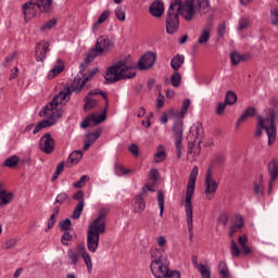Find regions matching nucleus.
I'll list each match as a JSON object with an SVG mask.
<instances>
[{
    "label": "nucleus",
    "instance_id": "nucleus-1",
    "mask_svg": "<svg viewBox=\"0 0 278 278\" xmlns=\"http://www.w3.org/2000/svg\"><path fill=\"white\" fill-rule=\"evenodd\" d=\"M105 216L108 211L102 208L99 212L98 218L89 225L87 230V249L90 253H97L99 249V238L101 233H105Z\"/></svg>",
    "mask_w": 278,
    "mask_h": 278
},
{
    "label": "nucleus",
    "instance_id": "nucleus-2",
    "mask_svg": "<svg viewBox=\"0 0 278 278\" xmlns=\"http://www.w3.org/2000/svg\"><path fill=\"white\" fill-rule=\"evenodd\" d=\"M134 77H136L134 66L127 65V60H119L108 67L104 75V84L108 86L116 84V81H123V79H134Z\"/></svg>",
    "mask_w": 278,
    "mask_h": 278
},
{
    "label": "nucleus",
    "instance_id": "nucleus-3",
    "mask_svg": "<svg viewBox=\"0 0 278 278\" xmlns=\"http://www.w3.org/2000/svg\"><path fill=\"white\" fill-rule=\"evenodd\" d=\"M197 177H199V167L193 166L187 185L186 199H185V210L187 218V227L189 231V238L192 240L194 238V226L192 225V197H194V188L197 187Z\"/></svg>",
    "mask_w": 278,
    "mask_h": 278
},
{
    "label": "nucleus",
    "instance_id": "nucleus-4",
    "mask_svg": "<svg viewBox=\"0 0 278 278\" xmlns=\"http://www.w3.org/2000/svg\"><path fill=\"white\" fill-rule=\"evenodd\" d=\"M277 116L278 112L275 108L268 109L267 117L264 118L262 116L258 117V123L256 125L255 138H260L262 136V130L265 129L268 138V146L275 142L277 138Z\"/></svg>",
    "mask_w": 278,
    "mask_h": 278
},
{
    "label": "nucleus",
    "instance_id": "nucleus-5",
    "mask_svg": "<svg viewBox=\"0 0 278 278\" xmlns=\"http://www.w3.org/2000/svg\"><path fill=\"white\" fill-rule=\"evenodd\" d=\"M179 14L184 16V2L175 0L170 3L165 17V29L169 36L179 31Z\"/></svg>",
    "mask_w": 278,
    "mask_h": 278
},
{
    "label": "nucleus",
    "instance_id": "nucleus-6",
    "mask_svg": "<svg viewBox=\"0 0 278 278\" xmlns=\"http://www.w3.org/2000/svg\"><path fill=\"white\" fill-rule=\"evenodd\" d=\"M114 47V43L110 40L108 36H100L97 39L94 48L88 51L87 56L80 63V72L86 71V66L92 64L94 59L99 58V55H103V51H110Z\"/></svg>",
    "mask_w": 278,
    "mask_h": 278
},
{
    "label": "nucleus",
    "instance_id": "nucleus-7",
    "mask_svg": "<svg viewBox=\"0 0 278 278\" xmlns=\"http://www.w3.org/2000/svg\"><path fill=\"white\" fill-rule=\"evenodd\" d=\"M182 5V18L187 23H190L197 16V12H200V14H207L210 12V0H186Z\"/></svg>",
    "mask_w": 278,
    "mask_h": 278
},
{
    "label": "nucleus",
    "instance_id": "nucleus-8",
    "mask_svg": "<svg viewBox=\"0 0 278 278\" xmlns=\"http://www.w3.org/2000/svg\"><path fill=\"white\" fill-rule=\"evenodd\" d=\"M152 262L150 264V270L155 278H164L166 270H169L170 261L168 256L162 255L160 250L155 249L151 251Z\"/></svg>",
    "mask_w": 278,
    "mask_h": 278
},
{
    "label": "nucleus",
    "instance_id": "nucleus-9",
    "mask_svg": "<svg viewBox=\"0 0 278 278\" xmlns=\"http://www.w3.org/2000/svg\"><path fill=\"white\" fill-rule=\"evenodd\" d=\"M36 8L42 14H49L53 10V0H30L22 5V12L24 16H27Z\"/></svg>",
    "mask_w": 278,
    "mask_h": 278
},
{
    "label": "nucleus",
    "instance_id": "nucleus-10",
    "mask_svg": "<svg viewBox=\"0 0 278 278\" xmlns=\"http://www.w3.org/2000/svg\"><path fill=\"white\" fill-rule=\"evenodd\" d=\"M204 188V194L206 195V199L208 201H212V198L214 197V194H216V191L218 190V182H216V180H214L212 176V167H208V169L206 170Z\"/></svg>",
    "mask_w": 278,
    "mask_h": 278
},
{
    "label": "nucleus",
    "instance_id": "nucleus-11",
    "mask_svg": "<svg viewBox=\"0 0 278 278\" xmlns=\"http://www.w3.org/2000/svg\"><path fill=\"white\" fill-rule=\"evenodd\" d=\"M39 149L47 155L53 153L55 149V139L51 137L50 132H46L39 140Z\"/></svg>",
    "mask_w": 278,
    "mask_h": 278
},
{
    "label": "nucleus",
    "instance_id": "nucleus-12",
    "mask_svg": "<svg viewBox=\"0 0 278 278\" xmlns=\"http://www.w3.org/2000/svg\"><path fill=\"white\" fill-rule=\"evenodd\" d=\"M156 60L157 54L154 52L144 53L138 61L139 71H149V68H153Z\"/></svg>",
    "mask_w": 278,
    "mask_h": 278
},
{
    "label": "nucleus",
    "instance_id": "nucleus-13",
    "mask_svg": "<svg viewBox=\"0 0 278 278\" xmlns=\"http://www.w3.org/2000/svg\"><path fill=\"white\" fill-rule=\"evenodd\" d=\"M106 114H108V109H104V111L99 116L94 114L89 115L80 123L81 129H86L88 127H94V125H100V123H103V121H105Z\"/></svg>",
    "mask_w": 278,
    "mask_h": 278
},
{
    "label": "nucleus",
    "instance_id": "nucleus-14",
    "mask_svg": "<svg viewBox=\"0 0 278 278\" xmlns=\"http://www.w3.org/2000/svg\"><path fill=\"white\" fill-rule=\"evenodd\" d=\"M49 47H50L49 41H41L36 46L35 48L36 62H45V60H47V53L51 51Z\"/></svg>",
    "mask_w": 278,
    "mask_h": 278
},
{
    "label": "nucleus",
    "instance_id": "nucleus-15",
    "mask_svg": "<svg viewBox=\"0 0 278 278\" xmlns=\"http://www.w3.org/2000/svg\"><path fill=\"white\" fill-rule=\"evenodd\" d=\"M77 252L80 257H83L85 265L87 266L88 273H92V257H90V254L86 250V244L84 243H78L77 244Z\"/></svg>",
    "mask_w": 278,
    "mask_h": 278
},
{
    "label": "nucleus",
    "instance_id": "nucleus-16",
    "mask_svg": "<svg viewBox=\"0 0 278 278\" xmlns=\"http://www.w3.org/2000/svg\"><path fill=\"white\" fill-rule=\"evenodd\" d=\"M101 134H102L101 129L97 130L96 132L87 134L84 140L83 151H88V149L92 147V143L97 142V140L101 138Z\"/></svg>",
    "mask_w": 278,
    "mask_h": 278
},
{
    "label": "nucleus",
    "instance_id": "nucleus-17",
    "mask_svg": "<svg viewBox=\"0 0 278 278\" xmlns=\"http://www.w3.org/2000/svg\"><path fill=\"white\" fill-rule=\"evenodd\" d=\"M149 12L151 16H154L155 18H160L164 14V2L160 0L152 2L149 8Z\"/></svg>",
    "mask_w": 278,
    "mask_h": 278
},
{
    "label": "nucleus",
    "instance_id": "nucleus-18",
    "mask_svg": "<svg viewBox=\"0 0 278 278\" xmlns=\"http://www.w3.org/2000/svg\"><path fill=\"white\" fill-rule=\"evenodd\" d=\"M268 173L270 175L268 193L273 190V181L278 177V164L277 161L273 160L268 163Z\"/></svg>",
    "mask_w": 278,
    "mask_h": 278
},
{
    "label": "nucleus",
    "instance_id": "nucleus-19",
    "mask_svg": "<svg viewBox=\"0 0 278 278\" xmlns=\"http://www.w3.org/2000/svg\"><path fill=\"white\" fill-rule=\"evenodd\" d=\"M212 23H208L203 27L201 35L198 38V45H206V42H210V34H212Z\"/></svg>",
    "mask_w": 278,
    "mask_h": 278
},
{
    "label": "nucleus",
    "instance_id": "nucleus-20",
    "mask_svg": "<svg viewBox=\"0 0 278 278\" xmlns=\"http://www.w3.org/2000/svg\"><path fill=\"white\" fill-rule=\"evenodd\" d=\"M68 94H73V89H71V87H66L64 91H60L56 96H54L52 103H55L56 106L62 105L63 101L66 100Z\"/></svg>",
    "mask_w": 278,
    "mask_h": 278
},
{
    "label": "nucleus",
    "instance_id": "nucleus-21",
    "mask_svg": "<svg viewBox=\"0 0 278 278\" xmlns=\"http://www.w3.org/2000/svg\"><path fill=\"white\" fill-rule=\"evenodd\" d=\"M135 201V206H134V214H142L147 207V202L142 198L141 194H138L134 199Z\"/></svg>",
    "mask_w": 278,
    "mask_h": 278
},
{
    "label": "nucleus",
    "instance_id": "nucleus-22",
    "mask_svg": "<svg viewBox=\"0 0 278 278\" xmlns=\"http://www.w3.org/2000/svg\"><path fill=\"white\" fill-rule=\"evenodd\" d=\"M253 116H255V108L253 106H249L247 108L243 113L240 115V117L237 121V127H240V125H242V123H244V121H247V118H253Z\"/></svg>",
    "mask_w": 278,
    "mask_h": 278
},
{
    "label": "nucleus",
    "instance_id": "nucleus-23",
    "mask_svg": "<svg viewBox=\"0 0 278 278\" xmlns=\"http://www.w3.org/2000/svg\"><path fill=\"white\" fill-rule=\"evenodd\" d=\"M185 62H186V56H184V54H176L170 60V67L173 68V71H179L181 66H184Z\"/></svg>",
    "mask_w": 278,
    "mask_h": 278
},
{
    "label": "nucleus",
    "instance_id": "nucleus-24",
    "mask_svg": "<svg viewBox=\"0 0 278 278\" xmlns=\"http://www.w3.org/2000/svg\"><path fill=\"white\" fill-rule=\"evenodd\" d=\"M56 66H54L48 74V77H50V79H53V77H58V75H60V73L64 72L65 65H64V61H62V59H58L56 60Z\"/></svg>",
    "mask_w": 278,
    "mask_h": 278
},
{
    "label": "nucleus",
    "instance_id": "nucleus-25",
    "mask_svg": "<svg viewBox=\"0 0 278 278\" xmlns=\"http://www.w3.org/2000/svg\"><path fill=\"white\" fill-rule=\"evenodd\" d=\"M12 199H14V193L8 192L3 189L0 190V207L10 204L12 202Z\"/></svg>",
    "mask_w": 278,
    "mask_h": 278
},
{
    "label": "nucleus",
    "instance_id": "nucleus-26",
    "mask_svg": "<svg viewBox=\"0 0 278 278\" xmlns=\"http://www.w3.org/2000/svg\"><path fill=\"white\" fill-rule=\"evenodd\" d=\"M244 227V218L242 215L237 216V222L229 228V238H233V235L238 231V229H242Z\"/></svg>",
    "mask_w": 278,
    "mask_h": 278
},
{
    "label": "nucleus",
    "instance_id": "nucleus-27",
    "mask_svg": "<svg viewBox=\"0 0 278 278\" xmlns=\"http://www.w3.org/2000/svg\"><path fill=\"white\" fill-rule=\"evenodd\" d=\"M86 68H88V66L85 67V70L81 72V65H79V73L83 75V81H81V86H86V84H88V81H90V79L93 78V76L96 75V73H99V67L93 68L91 72H89V74L86 76L85 72Z\"/></svg>",
    "mask_w": 278,
    "mask_h": 278
},
{
    "label": "nucleus",
    "instance_id": "nucleus-28",
    "mask_svg": "<svg viewBox=\"0 0 278 278\" xmlns=\"http://www.w3.org/2000/svg\"><path fill=\"white\" fill-rule=\"evenodd\" d=\"M173 132L175 140L184 139V122H175L173 126Z\"/></svg>",
    "mask_w": 278,
    "mask_h": 278
},
{
    "label": "nucleus",
    "instance_id": "nucleus-29",
    "mask_svg": "<svg viewBox=\"0 0 278 278\" xmlns=\"http://www.w3.org/2000/svg\"><path fill=\"white\" fill-rule=\"evenodd\" d=\"M59 214H60V206H55L53 208V213L48 218V228L46 229V231H49V229H53V227H55V223H56L55 218H58Z\"/></svg>",
    "mask_w": 278,
    "mask_h": 278
},
{
    "label": "nucleus",
    "instance_id": "nucleus-30",
    "mask_svg": "<svg viewBox=\"0 0 278 278\" xmlns=\"http://www.w3.org/2000/svg\"><path fill=\"white\" fill-rule=\"evenodd\" d=\"M81 157H84V153L80 150H75L70 154L67 162L70 164H78Z\"/></svg>",
    "mask_w": 278,
    "mask_h": 278
},
{
    "label": "nucleus",
    "instance_id": "nucleus-31",
    "mask_svg": "<svg viewBox=\"0 0 278 278\" xmlns=\"http://www.w3.org/2000/svg\"><path fill=\"white\" fill-rule=\"evenodd\" d=\"M237 101H238V94H236V92H233L232 90H229L226 92L225 101H224L226 105H235Z\"/></svg>",
    "mask_w": 278,
    "mask_h": 278
},
{
    "label": "nucleus",
    "instance_id": "nucleus-32",
    "mask_svg": "<svg viewBox=\"0 0 278 278\" xmlns=\"http://www.w3.org/2000/svg\"><path fill=\"white\" fill-rule=\"evenodd\" d=\"M193 153V155H201V141H195L188 143V154Z\"/></svg>",
    "mask_w": 278,
    "mask_h": 278
},
{
    "label": "nucleus",
    "instance_id": "nucleus-33",
    "mask_svg": "<svg viewBox=\"0 0 278 278\" xmlns=\"http://www.w3.org/2000/svg\"><path fill=\"white\" fill-rule=\"evenodd\" d=\"M75 235V231L73 230H65L64 233L61 237V242L64 247H70L71 240H73V236Z\"/></svg>",
    "mask_w": 278,
    "mask_h": 278
},
{
    "label": "nucleus",
    "instance_id": "nucleus-34",
    "mask_svg": "<svg viewBox=\"0 0 278 278\" xmlns=\"http://www.w3.org/2000/svg\"><path fill=\"white\" fill-rule=\"evenodd\" d=\"M67 260L72 266H77V263L79 262V254H77L75 250L70 249L67 250Z\"/></svg>",
    "mask_w": 278,
    "mask_h": 278
},
{
    "label": "nucleus",
    "instance_id": "nucleus-35",
    "mask_svg": "<svg viewBox=\"0 0 278 278\" xmlns=\"http://www.w3.org/2000/svg\"><path fill=\"white\" fill-rule=\"evenodd\" d=\"M170 84L174 88H179V86H181V73L174 71L170 76Z\"/></svg>",
    "mask_w": 278,
    "mask_h": 278
},
{
    "label": "nucleus",
    "instance_id": "nucleus-36",
    "mask_svg": "<svg viewBox=\"0 0 278 278\" xmlns=\"http://www.w3.org/2000/svg\"><path fill=\"white\" fill-rule=\"evenodd\" d=\"M97 94H101L102 98L104 99V101H105L104 110H106V112H108V105H110V101L108 100V94L104 91H101L100 89H93L88 92L87 97L90 98V97H94Z\"/></svg>",
    "mask_w": 278,
    "mask_h": 278
},
{
    "label": "nucleus",
    "instance_id": "nucleus-37",
    "mask_svg": "<svg viewBox=\"0 0 278 278\" xmlns=\"http://www.w3.org/2000/svg\"><path fill=\"white\" fill-rule=\"evenodd\" d=\"M109 17H110V11H104L103 13H101L98 21L92 25V31H97V27H99L101 23H105Z\"/></svg>",
    "mask_w": 278,
    "mask_h": 278
},
{
    "label": "nucleus",
    "instance_id": "nucleus-38",
    "mask_svg": "<svg viewBox=\"0 0 278 278\" xmlns=\"http://www.w3.org/2000/svg\"><path fill=\"white\" fill-rule=\"evenodd\" d=\"M56 109H58L56 104L53 103V100H51V102H49L46 106H43L42 110L39 112L40 118H42V116H47L49 112H53V110H56Z\"/></svg>",
    "mask_w": 278,
    "mask_h": 278
},
{
    "label": "nucleus",
    "instance_id": "nucleus-39",
    "mask_svg": "<svg viewBox=\"0 0 278 278\" xmlns=\"http://www.w3.org/2000/svg\"><path fill=\"white\" fill-rule=\"evenodd\" d=\"M84 101H85V104H84L85 112H88V110H94V106L98 104L97 100L90 98L89 96H86Z\"/></svg>",
    "mask_w": 278,
    "mask_h": 278
},
{
    "label": "nucleus",
    "instance_id": "nucleus-40",
    "mask_svg": "<svg viewBox=\"0 0 278 278\" xmlns=\"http://www.w3.org/2000/svg\"><path fill=\"white\" fill-rule=\"evenodd\" d=\"M218 270L222 278H229V267L227 266V262L220 261L218 264Z\"/></svg>",
    "mask_w": 278,
    "mask_h": 278
},
{
    "label": "nucleus",
    "instance_id": "nucleus-41",
    "mask_svg": "<svg viewBox=\"0 0 278 278\" xmlns=\"http://www.w3.org/2000/svg\"><path fill=\"white\" fill-rule=\"evenodd\" d=\"M81 81H84V78L81 77H74V81L73 85L71 87L72 92H81V89L84 88V86H81Z\"/></svg>",
    "mask_w": 278,
    "mask_h": 278
},
{
    "label": "nucleus",
    "instance_id": "nucleus-42",
    "mask_svg": "<svg viewBox=\"0 0 278 278\" xmlns=\"http://www.w3.org/2000/svg\"><path fill=\"white\" fill-rule=\"evenodd\" d=\"M255 194H264V176H258V181L254 182Z\"/></svg>",
    "mask_w": 278,
    "mask_h": 278
},
{
    "label": "nucleus",
    "instance_id": "nucleus-43",
    "mask_svg": "<svg viewBox=\"0 0 278 278\" xmlns=\"http://www.w3.org/2000/svg\"><path fill=\"white\" fill-rule=\"evenodd\" d=\"M83 212H84V202H78L77 205L75 206L74 211H73L72 218L74 220H79V218L81 217Z\"/></svg>",
    "mask_w": 278,
    "mask_h": 278
},
{
    "label": "nucleus",
    "instance_id": "nucleus-44",
    "mask_svg": "<svg viewBox=\"0 0 278 278\" xmlns=\"http://www.w3.org/2000/svg\"><path fill=\"white\" fill-rule=\"evenodd\" d=\"M20 159L16 155H12L4 161V166L8 168H14L18 165Z\"/></svg>",
    "mask_w": 278,
    "mask_h": 278
},
{
    "label": "nucleus",
    "instance_id": "nucleus-45",
    "mask_svg": "<svg viewBox=\"0 0 278 278\" xmlns=\"http://www.w3.org/2000/svg\"><path fill=\"white\" fill-rule=\"evenodd\" d=\"M198 270L202 278H212V271L207 265L200 264Z\"/></svg>",
    "mask_w": 278,
    "mask_h": 278
},
{
    "label": "nucleus",
    "instance_id": "nucleus-46",
    "mask_svg": "<svg viewBox=\"0 0 278 278\" xmlns=\"http://www.w3.org/2000/svg\"><path fill=\"white\" fill-rule=\"evenodd\" d=\"M87 181H90V176L83 175L78 181L73 184V188H77V189L85 188Z\"/></svg>",
    "mask_w": 278,
    "mask_h": 278
},
{
    "label": "nucleus",
    "instance_id": "nucleus-47",
    "mask_svg": "<svg viewBox=\"0 0 278 278\" xmlns=\"http://www.w3.org/2000/svg\"><path fill=\"white\" fill-rule=\"evenodd\" d=\"M157 204L160 208V216H164V192L162 190L157 191Z\"/></svg>",
    "mask_w": 278,
    "mask_h": 278
},
{
    "label": "nucleus",
    "instance_id": "nucleus-48",
    "mask_svg": "<svg viewBox=\"0 0 278 278\" xmlns=\"http://www.w3.org/2000/svg\"><path fill=\"white\" fill-rule=\"evenodd\" d=\"M72 223L70 218L63 219L59 223V228L61 229V231H72L73 229H71L72 227Z\"/></svg>",
    "mask_w": 278,
    "mask_h": 278
},
{
    "label": "nucleus",
    "instance_id": "nucleus-49",
    "mask_svg": "<svg viewBox=\"0 0 278 278\" xmlns=\"http://www.w3.org/2000/svg\"><path fill=\"white\" fill-rule=\"evenodd\" d=\"M230 253L232 257H240V248L238 247V243H236V240L230 241Z\"/></svg>",
    "mask_w": 278,
    "mask_h": 278
},
{
    "label": "nucleus",
    "instance_id": "nucleus-50",
    "mask_svg": "<svg viewBox=\"0 0 278 278\" xmlns=\"http://www.w3.org/2000/svg\"><path fill=\"white\" fill-rule=\"evenodd\" d=\"M55 25H58V20L51 18L50 21H48L46 24H43L40 27V31H47V29H53V27H55Z\"/></svg>",
    "mask_w": 278,
    "mask_h": 278
},
{
    "label": "nucleus",
    "instance_id": "nucleus-51",
    "mask_svg": "<svg viewBox=\"0 0 278 278\" xmlns=\"http://www.w3.org/2000/svg\"><path fill=\"white\" fill-rule=\"evenodd\" d=\"M164 160H166V151L163 150H159L155 154H154V162L155 164H160V162H164Z\"/></svg>",
    "mask_w": 278,
    "mask_h": 278
},
{
    "label": "nucleus",
    "instance_id": "nucleus-52",
    "mask_svg": "<svg viewBox=\"0 0 278 278\" xmlns=\"http://www.w3.org/2000/svg\"><path fill=\"white\" fill-rule=\"evenodd\" d=\"M66 201H71V198L66 193H60L56 195L54 205L59 203V205H63V203H66Z\"/></svg>",
    "mask_w": 278,
    "mask_h": 278
},
{
    "label": "nucleus",
    "instance_id": "nucleus-53",
    "mask_svg": "<svg viewBox=\"0 0 278 278\" xmlns=\"http://www.w3.org/2000/svg\"><path fill=\"white\" fill-rule=\"evenodd\" d=\"M230 62H231L232 66H238V64H240V62H241L240 52H231L230 53Z\"/></svg>",
    "mask_w": 278,
    "mask_h": 278
},
{
    "label": "nucleus",
    "instance_id": "nucleus-54",
    "mask_svg": "<svg viewBox=\"0 0 278 278\" xmlns=\"http://www.w3.org/2000/svg\"><path fill=\"white\" fill-rule=\"evenodd\" d=\"M150 179L153 185H157V181L160 179V172L155 168L150 169Z\"/></svg>",
    "mask_w": 278,
    "mask_h": 278
},
{
    "label": "nucleus",
    "instance_id": "nucleus-55",
    "mask_svg": "<svg viewBox=\"0 0 278 278\" xmlns=\"http://www.w3.org/2000/svg\"><path fill=\"white\" fill-rule=\"evenodd\" d=\"M181 142H184V139H175V147H176V153H177L178 160H181V151L184 149V146H181Z\"/></svg>",
    "mask_w": 278,
    "mask_h": 278
},
{
    "label": "nucleus",
    "instance_id": "nucleus-56",
    "mask_svg": "<svg viewBox=\"0 0 278 278\" xmlns=\"http://www.w3.org/2000/svg\"><path fill=\"white\" fill-rule=\"evenodd\" d=\"M163 278H181V273L179 270H166Z\"/></svg>",
    "mask_w": 278,
    "mask_h": 278
},
{
    "label": "nucleus",
    "instance_id": "nucleus-57",
    "mask_svg": "<svg viewBox=\"0 0 278 278\" xmlns=\"http://www.w3.org/2000/svg\"><path fill=\"white\" fill-rule=\"evenodd\" d=\"M188 108H190V99H185L182 101V108L180 110L181 118H184V116H186V114H188Z\"/></svg>",
    "mask_w": 278,
    "mask_h": 278
},
{
    "label": "nucleus",
    "instance_id": "nucleus-58",
    "mask_svg": "<svg viewBox=\"0 0 278 278\" xmlns=\"http://www.w3.org/2000/svg\"><path fill=\"white\" fill-rule=\"evenodd\" d=\"M128 151L129 153H131V155H134L135 157H138V155H140V148L138 147V144L132 143L128 147Z\"/></svg>",
    "mask_w": 278,
    "mask_h": 278
},
{
    "label": "nucleus",
    "instance_id": "nucleus-59",
    "mask_svg": "<svg viewBox=\"0 0 278 278\" xmlns=\"http://www.w3.org/2000/svg\"><path fill=\"white\" fill-rule=\"evenodd\" d=\"M270 21H271V25H274V26L278 25V10L277 9L270 10Z\"/></svg>",
    "mask_w": 278,
    "mask_h": 278
},
{
    "label": "nucleus",
    "instance_id": "nucleus-60",
    "mask_svg": "<svg viewBox=\"0 0 278 278\" xmlns=\"http://www.w3.org/2000/svg\"><path fill=\"white\" fill-rule=\"evenodd\" d=\"M226 108H227V104L225 102H219L215 110L217 116H223V114H225Z\"/></svg>",
    "mask_w": 278,
    "mask_h": 278
},
{
    "label": "nucleus",
    "instance_id": "nucleus-61",
    "mask_svg": "<svg viewBox=\"0 0 278 278\" xmlns=\"http://www.w3.org/2000/svg\"><path fill=\"white\" fill-rule=\"evenodd\" d=\"M39 125H41V127L43 129H47V127H52V125H55V121H53V119H51V117H49V119L40 121Z\"/></svg>",
    "mask_w": 278,
    "mask_h": 278
},
{
    "label": "nucleus",
    "instance_id": "nucleus-62",
    "mask_svg": "<svg viewBox=\"0 0 278 278\" xmlns=\"http://www.w3.org/2000/svg\"><path fill=\"white\" fill-rule=\"evenodd\" d=\"M72 199H73L74 201H78V203H81V202L84 203V191H83V190L76 191V192L73 194Z\"/></svg>",
    "mask_w": 278,
    "mask_h": 278
},
{
    "label": "nucleus",
    "instance_id": "nucleus-63",
    "mask_svg": "<svg viewBox=\"0 0 278 278\" xmlns=\"http://www.w3.org/2000/svg\"><path fill=\"white\" fill-rule=\"evenodd\" d=\"M226 29H227V24L225 22H223L217 26V34L219 38H223L225 36Z\"/></svg>",
    "mask_w": 278,
    "mask_h": 278
},
{
    "label": "nucleus",
    "instance_id": "nucleus-64",
    "mask_svg": "<svg viewBox=\"0 0 278 278\" xmlns=\"http://www.w3.org/2000/svg\"><path fill=\"white\" fill-rule=\"evenodd\" d=\"M115 16L118 21H125V11H123V8L115 9Z\"/></svg>",
    "mask_w": 278,
    "mask_h": 278
}]
</instances>
